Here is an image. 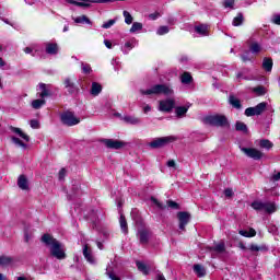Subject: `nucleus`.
<instances>
[{
	"label": "nucleus",
	"mask_w": 280,
	"mask_h": 280,
	"mask_svg": "<svg viewBox=\"0 0 280 280\" xmlns=\"http://www.w3.org/2000/svg\"><path fill=\"white\" fill-rule=\"evenodd\" d=\"M272 142L268 139H262L259 141V147L264 148L265 150H270L272 148Z\"/></svg>",
	"instance_id": "37"
},
{
	"label": "nucleus",
	"mask_w": 280,
	"mask_h": 280,
	"mask_svg": "<svg viewBox=\"0 0 280 280\" xmlns=\"http://www.w3.org/2000/svg\"><path fill=\"white\" fill-rule=\"evenodd\" d=\"M202 124H206V126H214L215 128H231V121L222 114L205 116Z\"/></svg>",
	"instance_id": "2"
},
{
	"label": "nucleus",
	"mask_w": 280,
	"mask_h": 280,
	"mask_svg": "<svg viewBox=\"0 0 280 280\" xmlns=\"http://www.w3.org/2000/svg\"><path fill=\"white\" fill-rule=\"evenodd\" d=\"M120 229L125 235H128V221H126V217L124 214H120Z\"/></svg>",
	"instance_id": "27"
},
{
	"label": "nucleus",
	"mask_w": 280,
	"mask_h": 280,
	"mask_svg": "<svg viewBox=\"0 0 280 280\" xmlns=\"http://www.w3.org/2000/svg\"><path fill=\"white\" fill-rule=\"evenodd\" d=\"M46 101L43 98H38V100H34L32 102V108H34L35 110H38L40 108H43V106H45Z\"/></svg>",
	"instance_id": "32"
},
{
	"label": "nucleus",
	"mask_w": 280,
	"mask_h": 280,
	"mask_svg": "<svg viewBox=\"0 0 280 280\" xmlns=\"http://www.w3.org/2000/svg\"><path fill=\"white\" fill-rule=\"evenodd\" d=\"M30 126H31V128L36 130V129L40 128V122L37 119H32L30 121Z\"/></svg>",
	"instance_id": "53"
},
{
	"label": "nucleus",
	"mask_w": 280,
	"mask_h": 280,
	"mask_svg": "<svg viewBox=\"0 0 280 280\" xmlns=\"http://www.w3.org/2000/svg\"><path fill=\"white\" fill-rule=\"evenodd\" d=\"M40 242L45 244V246H50V255L56 259L62 260L67 259V253L65 252V245L60 243V241L54 238L51 234H44L40 238Z\"/></svg>",
	"instance_id": "1"
},
{
	"label": "nucleus",
	"mask_w": 280,
	"mask_h": 280,
	"mask_svg": "<svg viewBox=\"0 0 280 280\" xmlns=\"http://www.w3.org/2000/svg\"><path fill=\"white\" fill-rule=\"evenodd\" d=\"M223 8H231L233 10L235 8V0H224Z\"/></svg>",
	"instance_id": "51"
},
{
	"label": "nucleus",
	"mask_w": 280,
	"mask_h": 280,
	"mask_svg": "<svg viewBox=\"0 0 280 280\" xmlns=\"http://www.w3.org/2000/svg\"><path fill=\"white\" fill-rule=\"evenodd\" d=\"M138 236L140 240V244H148L150 242V230L145 228H138Z\"/></svg>",
	"instance_id": "12"
},
{
	"label": "nucleus",
	"mask_w": 280,
	"mask_h": 280,
	"mask_svg": "<svg viewBox=\"0 0 280 280\" xmlns=\"http://www.w3.org/2000/svg\"><path fill=\"white\" fill-rule=\"evenodd\" d=\"M140 30H143V24H141L140 22H133L130 28V33L135 34V32H140Z\"/></svg>",
	"instance_id": "44"
},
{
	"label": "nucleus",
	"mask_w": 280,
	"mask_h": 280,
	"mask_svg": "<svg viewBox=\"0 0 280 280\" xmlns=\"http://www.w3.org/2000/svg\"><path fill=\"white\" fill-rule=\"evenodd\" d=\"M122 120L126 122V124H131V126H137L139 124H141V119L138 118V117H135V116H125L122 118Z\"/></svg>",
	"instance_id": "25"
},
{
	"label": "nucleus",
	"mask_w": 280,
	"mask_h": 280,
	"mask_svg": "<svg viewBox=\"0 0 280 280\" xmlns=\"http://www.w3.org/2000/svg\"><path fill=\"white\" fill-rule=\"evenodd\" d=\"M191 82H194V77L189 72H185L182 75V84H191Z\"/></svg>",
	"instance_id": "36"
},
{
	"label": "nucleus",
	"mask_w": 280,
	"mask_h": 280,
	"mask_svg": "<svg viewBox=\"0 0 280 280\" xmlns=\"http://www.w3.org/2000/svg\"><path fill=\"white\" fill-rule=\"evenodd\" d=\"M90 93L91 95H93V97H97V95L102 93V84L97 82H92V88L90 90Z\"/></svg>",
	"instance_id": "22"
},
{
	"label": "nucleus",
	"mask_w": 280,
	"mask_h": 280,
	"mask_svg": "<svg viewBox=\"0 0 280 280\" xmlns=\"http://www.w3.org/2000/svg\"><path fill=\"white\" fill-rule=\"evenodd\" d=\"M210 250H211L212 253L222 254V253H225V252H226V245L224 244V242H222V243H219L218 245L211 247Z\"/></svg>",
	"instance_id": "26"
},
{
	"label": "nucleus",
	"mask_w": 280,
	"mask_h": 280,
	"mask_svg": "<svg viewBox=\"0 0 280 280\" xmlns=\"http://www.w3.org/2000/svg\"><path fill=\"white\" fill-rule=\"evenodd\" d=\"M79 191H80V183L74 182V184L72 185V192L74 196H78Z\"/></svg>",
	"instance_id": "54"
},
{
	"label": "nucleus",
	"mask_w": 280,
	"mask_h": 280,
	"mask_svg": "<svg viewBox=\"0 0 280 280\" xmlns=\"http://www.w3.org/2000/svg\"><path fill=\"white\" fill-rule=\"evenodd\" d=\"M166 205H167L168 209H173L175 211L180 210V205L178 202L174 201V200H167Z\"/></svg>",
	"instance_id": "41"
},
{
	"label": "nucleus",
	"mask_w": 280,
	"mask_h": 280,
	"mask_svg": "<svg viewBox=\"0 0 280 280\" xmlns=\"http://www.w3.org/2000/svg\"><path fill=\"white\" fill-rule=\"evenodd\" d=\"M224 196H225V198H232L233 197V189L226 188L224 190Z\"/></svg>",
	"instance_id": "59"
},
{
	"label": "nucleus",
	"mask_w": 280,
	"mask_h": 280,
	"mask_svg": "<svg viewBox=\"0 0 280 280\" xmlns=\"http://www.w3.org/2000/svg\"><path fill=\"white\" fill-rule=\"evenodd\" d=\"M58 51H59L58 44L56 43L46 44V54H48V56H57Z\"/></svg>",
	"instance_id": "16"
},
{
	"label": "nucleus",
	"mask_w": 280,
	"mask_h": 280,
	"mask_svg": "<svg viewBox=\"0 0 280 280\" xmlns=\"http://www.w3.org/2000/svg\"><path fill=\"white\" fill-rule=\"evenodd\" d=\"M67 3H70L71 5H78V8H91V3L84 1V2H78L75 0H66Z\"/></svg>",
	"instance_id": "34"
},
{
	"label": "nucleus",
	"mask_w": 280,
	"mask_h": 280,
	"mask_svg": "<svg viewBox=\"0 0 280 280\" xmlns=\"http://www.w3.org/2000/svg\"><path fill=\"white\" fill-rule=\"evenodd\" d=\"M252 209L255 211H265V213H268L269 215L275 213L277 211V203L272 201H254L250 205Z\"/></svg>",
	"instance_id": "4"
},
{
	"label": "nucleus",
	"mask_w": 280,
	"mask_h": 280,
	"mask_svg": "<svg viewBox=\"0 0 280 280\" xmlns=\"http://www.w3.org/2000/svg\"><path fill=\"white\" fill-rule=\"evenodd\" d=\"M101 143H104L105 148L108 150H121V148H126V145H128L127 142L115 139H102Z\"/></svg>",
	"instance_id": "8"
},
{
	"label": "nucleus",
	"mask_w": 280,
	"mask_h": 280,
	"mask_svg": "<svg viewBox=\"0 0 280 280\" xmlns=\"http://www.w3.org/2000/svg\"><path fill=\"white\" fill-rule=\"evenodd\" d=\"M161 16V13L159 11H155L154 13L149 14L150 21H156Z\"/></svg>",
	"instance_id": "55"
},
{
	"label": "nucleus",
	"mask_w": 280,
	"mask_h": 280,
	"mask_svg": "<svg viewBox=\"0 0 280 280\" xmlns=\"http://www.w3.org/2000/svg\"><path fill=\"white\" fill-rule=\"evenodd\" d=\"M174 141H176L174 136L161 137L154 138L151 142L147 143V145L150 150H161L165 148V145H168V143H174Z\"/></svg>",
	"instance_id": "5"
},
{
	"label": "nucleus",
	"mask_w": 280,
	"mask_h": 280,
	"mask_svg": "<svg viewBox=\"0 0 280 280\" xmlns=\"http://www.w3.org/2000/svg\"><path fill=\"white\" fill-rule=\"evenodd\" d=\"M272 23H275V25H280V14L273 15Z\"/></svg>",
	"instance_id": "60"
},
{
	"label": "nucleus",
	"mask_w": 280,
	"mask_h": 280,
	"mask_svg": "<svg viewBox=\"0 0 280 280\" xmlns=\"http://www.w3.org/2000/svg\"><path fill=\"white\" fill-rule=\"evenodd\" d=\"M167 23H168V25H174V24L176 23V18H174V16H168V18H167Z\"/></svg>",
	"instance_id": "61"
},
{
	"label": "nucleus",
	"mask_w": 280,
	"mask_h": 280,
	"mask_svg": "<svg viewBox=\"0 0 280 280\" xmlns=\"http://www.w3.org/2000/svg\"><path fill=\"white\" fill-rule=\"evenodd\" d=\"M141 95H174V90L165 84H155L149 90H140Z\"/></svg>",
	"instance_id": "3"
},
{
	"label": "nucleus",
	"mask_w": 280,
	"mask_h": 280,
	"mask_svg": "<svg viewBox=\"0 0 280 280\" xmlns=\"http://www.w3.org/2000/svg\"><path fill=\"white\" fill-rule=\"evenodd\" d=\"M240 150L254 161H261L264 159V153L255 148L240 147Z\"/></svg>",
	"instance_id": "9"
},
{
	"label": "nucleus",
	"mask_w": 280,
	"mask_h": 280,
	"mask_svg": "<svg viewBox=\"0 0 280 280\" xmlns=\"http://www.w3.org/2000/svg\"><path fill=\"white\" fill-rule=\"evenodd\" d=\"M10 131L14 132L15 135H19L21 137V139H24V141H26V143H30V136H27V133L23 132V130H21V128L11 126Z\"/></svg>",
	"instance_id": "18"
},
{
	"label": "nucleus",
	"mask_w": 280,
	"mask_h": 280,
	"mask_svg": "<svg viewBox=\"0 0 280 280\" xmlns=\"http://www.w3.org/2000/svg\"><path fill=\"white\" fill-rule=\"evenodd\" d=\"M235 130L236 132H243L244 135H248V126L243 121L237 120L235 122Z\"/></svg>",
	"instance_id": "24"
},
{
	"label": "nucleus",
	"mask_w": 280,
	"mask_h": 280,
	"mask_svg": "<svg viewBox=\"0 0 280 280\" xmlns=\"http://www.w3.org/2000/svg\"><path fill=\"white\" fill-rule=\"evenodd\" d=\"M74 23H86L88 25L93 24V22H91V20L86 15L75 18Z\"/></svg>",
	"instance_id": "39"
},
{
	"label": "nucleus",
	"mask_w": 280,
	"mask_h": 280,
	"mask_svg": "<svg viewBox=\"0 0 280 280\" xmlns=\"http://www.w3.org/2000/svg\"><path fill=\"white\" fill-rule=\"evenodd\" d=\"M151 202L155 203V206L162 211L166 208L165 205L161 203L159 199L151 197Z\"/></svg>",
	"instance_id": "52"
},
{
	"label": "nucleus",
	"mask_w": 280,
	"mask_h": 280,
	"mask_svg": "<svg viewBox=\"0 0 280 280\" xmlns=\"http://www.w3.org/2000/svg\"><path fill=\"white\" fill-rule=\"evenodd\" d=\"M11 141L12 143H15V145H20V148H23V150H27V144H25V142L20 140L18 137L12 136Z\"/></svg>",
	"instance_id": "38"
},
{
	"label": "nucleus",
	"mask_w": 280,
	"mask_h": 280,
	"mask_svg": "<svg viewBox=\"0 0 280 280\" xmlns=\"http://www.w3.org/2000/svg\"><path fill=\"white\" fill-rule=\"evenodd\" d=\"M249 250H252V253H259V250H268V248H266V247H259V246H257V245H255V244H252V245L249 246Z\"/></svg>",
	"instance_id": "50"
},
{
	"label": "nucleus",
	"mask_w": 280,
	"mask_h": 280,
	"mask_svg": "<svg viewBox=\"0 0 280 280\" xmlns=\"http://www.w3.org/2000/svg\"><path fill=\"white\" fill-rule=\"evenodd\" d=\"M89 218H90V220H91V222H92V224H93V226H97V211H95V210H91L90 211V213H89Z\"/></svg>",
	"instance_id": "42"
},
{
	"label": "nucleus",
	"mask_w": 280,
	"mask_h": 280,
	"mask_svg": "<svg viewBox=\"0 0 280 280\" xmlns=\"http://www.w3.org/2000/svg\"><path fill=\"white\" fill-rule=\"evenodd\" d=\"M136 266L140 272H143L145 276L150 275V268L142 261H137Z\"/></svg>",
	"instance_id": "31"
},
{
	"label": "nucleus",
	"mask_w": 280,
	"mask_h": 280,
	"mask_svg": "<svg viewBox=\"0 0 280 280\" xmlns=\"http://www.w3.org/2000/svg\"><path fill=\"white\" fill-rule=\"evenodd\" d=\"M170 33V27L168 26H160L156 31V34L159 36H163L164 34H168Z\"/></svg>",
	"instance_id": "48"
},
{
	"label": "nucleus",
	"mask_w": 280,
	"mask_h": 280,
	"mask_svg": "<svg viewBox=\"0 0 280 280\" xmlns=\"http://www.w3.org/2000/svg\"><path fill=\"white\" fill-rule=\"evenodd\" d=\"M14 259L8 256H0V266H10Z\"/></svg>",
	"instance_id": "40"
},
{
	"label": "nucleus",
	"mask_w": 280,
	"mask_h": 280,
	"mask_svg": "<svg viewBox=\"0 0 280 280\" xmlns=\"http://www.w3.org/2000/svg\"><path fill=\"white\" fill-rule=\"evenodd\" d=\"M104 45L107 47V49H113V43H110V40L105 39Z\"/></svg>",
	"instance_id": "63"
},
{
	"label": "nucleus",
	"mask_w": 280,
	"mask_h": 280,
	"mask_svg": "<svg viewBox=\"0 0 280 280\" xmlns=\"http://www.w3.org/2000/svg\"><path fill=\"white\" fill-rule=\"evenodd\" d=\"M106 275L109 277L112 280H121L120 277H117L114 272L107 271Z\"/></svg>",
	"instance_id": "58"
},
{
	"label": "nucleus",
	"mask_w": 280,
	"mask_h": 280,
	"mask_svg": "<svg viewBox=\"0 0 280 280\" xmlns=\"http://www.w3.org/2000/svg\"><path fill=\"white\" fill-rule=\"evenodd\" d=\"M60 121L63 124V126H78L80 124V118L75 117V114L71 110H66L62 114H60Z\"/></svg>",
	"instance_id": "6"
},
{
	"label": "nucleus",
	"mask_w": 280,
	"mask_h": 280,
	"mask_svg": "<svg viewBox=\"0 0 280 280\" xmlns=\"http://www.w3.org/2000/svg\"><path fill=\"white\" fill-rule=\"evenodd\" d=\"M190 105H185V106H177L175 107V113L176 116L180 119L187 115V110H189Z\"/></svg>",
	"instance_id": "21"
},
{
	"label": "nucleus",
	"mask_w": 280,
	"mask_h": 280,
	"mask_svg": "<svg viewBox=\"0 0 280 280\" xmlns=\"http://www.w3.org/2000/svg\"><path fill=\"white\" fill-rule=\"evenodd\" d=\"M85 3H115V1L119 0H83Z\"/></svg>",
	"instance_id": "46"
},
{
	"label": "nucleus",
	"mask_w": 280,
	"mask_h": 280,
	"mask_svg": "<svg viewBox=\"0 0 280 280\" xmlns=\"http://www.w3.org/2000/svg\"><path fill=\"white\" fill-rule=\"evenodd\" d=\"M229 104H231V106H233V108H236L237 110L242 108V102L240 101V98L235 97V95L229 96Z\"/></svg>",
	"instance_id": "23"
},
{
	"label": "nucleus",
	"mask_w": 280,
	"mask_h": 280,
	"mask_svg": "<svg viewBox=\"0 0 280 280\" xmlns=\"http://www.w3.org/2000/svg\"><path fill=\"white\" fill-rule=\"evenodd\" d=\"M18 187L22 189V191H27L30 189V183L27 180V176L20 175L18 177Z\"/></svg>",
	"instance_id": "15"
},
{
	"label": "nucleus",
	"mask_w": 280,
	"mask_h": 280,
	"mask_svg": "<svg viewBox=\"0 0 280 280\" xmlns=\"http://www.w3.org/2000/svg\"><path fill=\"white\" fill-rule=\"evenodd\" d=\"M272 58L265 57L262 59V69L267 72L270 73L272 71Z\"/></svg>",
	"instance_id": "19"
},
{
	"label": "nucleus",
	"mask_w": 280,
	"mask_h": 280,
	"mask_svg": "<svg viewBox=\"0 0 280 280\" xmlns=\"http://www.w3.org/2000/svg\"><path fill=\"white\" fill-rule=\"evenodd\" d=\"M174 106H176V101H174V98L160 101V110L162 113H172V110H174Z\"/></svg>",
	"instance_id": "11"
},
{
	"label": "nucleus",
	"mask_w": 280,
	"mask_h": 280,
	"mask_svg": "<svg viewBox=\"0 0 280 280\" xmlns=\"http://www.w3.org/2000/svg\"><path fill=\"white\" fill-rule=\"evenodd\" d=\"M81 69H82V72L85 73V75H89V73L93 71V69H91V65L84 63V62H81Z\"/></svg>",
	"instance_id": "45"
},
{
	"label": "nucleus",
	"mask_w": 280,
	"mask_h": 280,
	"mask_svg": "<svg viewBox=\"0 0 280 280\" xmlns=\"http://www.w3.org/2000/svg\"><path fill=\"white\" fill-rule=\"evenodd\" d=\"M249 51L252 54H259L261 51V45L259 43L255 42L249 45Z\"/></svg>",
	"instance_id": "35"
},
{
	"label": "nucleus",
	"mask_w": 280,
	"mask_h": 280,
	"mask_svg": "<svg viewBox=\"0 0 280 280\" xmlns=\"http://www.w3.org/2000/svg\"><path fill=\"white\" fill-rule=\"evenodd\" d=\"M253 93H256L258 96L266 95V88L264 85H258L253 89Z\"/></svg>",
	"instance_id": "43"
},
{
	"label": "nucleus",
	"mask_w": 280,
	"mask_h": 280,
	"mask_svg": "<svg viewBox=\"0 0 280 280\" xmlns=\"http://www.w3.org/2000/svg\"><path fill=\"white\" fill-rule=\"evenodd\" d=\"M122 14H124V16H125V23H127V25H131V23H132V21H133V18H132V15L130 14V12L124 11Z\"/></svg>",
	"instance_id": "47"
},
{
	"label": "nucleus",
	"mask_w": 280,
	"mask_h": 280,
	"mask_svg": "<svg viewBox=\"0 0 280 280\" xmlns=\"http://www.w3.org/2000/svg\"><path fill=\"white\" fill-rule=\"evenodd\" d=\"M177 220H178V229L179 231H185V226L191 222V213L187 211H179L177 212Z\"/></svg>",
	"instance_id": "10"
},
{
	"label": "nucleus",
	"mask_w": 280,
	"mask_h": 280,
	"mask_svg": "<svg viewBox=\"0 0 280 280\" xmlns=\"http://www.w3.org/2000/svg\"><path fill=\"white\" fill-rule=\"evenodd\" d=\"M63 84L69 95H75V93L80 91V89L75 86V83L71 82V79L69 78L65 80Z\"/></svg>",
	"instance_id": "14"
},
{
	"label": "nucleus",
	"mask_w": 280,
	"mask_h": 280,
	"mask_svg": "<svg viewBox=\"0 0 280 280\" xmlns=\"http://www.w3.org/2000/svg\"><path fill=\"white\" fill-rule=\"evenodd\" d=\"M249 54H250V51L246 50L244 55H241V58H242L243 62L250 61V57H248Z\"/></svg>",
	"instance_id": "56"
},
{
	"label": "nucleus",
	"mask_w": 280,
	"mask_h": 280,
	"mask_svg": "<svg viewBox=\"0 0 280 280\" xmlns=\"http://www.w3.org/2000/svg\"><path fill=\"white\" fill-rule=\"evenodd\" d=\"M83 257H85L89 264H95V258L93 257V253L89 248V245L83 246Z\"/></svg>",
	"instance_id": "17"
},
{
	"label": "nucleus",
	"mask_w": 280,
	"mask_h": 280,
	"mask_svg": "<svg viewBox=\"0 0 280 280\" xmlns=\"http://www.w3.org/2000/svg\"><path fill=\"white\" fill-rule=\"evenodd\" d=\"M39 89L42 91V93L39 94V97L44 98V97H49L51 95L49 90H47V85L45 83H39Z\"/></svg>",
	"instance_id": "33"
},
{
	"label": "nucleus",
	"mask_w": 280,
	"mask_h": 280,
	"mask_svg": "<svg viewBox=\"0 0 280 280\" xmlns=\"http://www.w3.org/2000/svg\"><path fill=\"white\" fill-rule=\"evenodd\" d=\"M131 218H132L133 222L136 223V226H138V229H143V226H144L143 218H141V214H139V210L132 209Z\"/></svg>",
	"instance_id": "13"
},
{
	"label": "nucleus",
	"mask_w": 280,
	"mask_h": 280,
	"mask_svg": "<svg viewBox=\"0 0 280 280\" xmlns=\"http://www.w3.org/2000/svg\"><path fill=\"white\" fill-rule=\"evenodd\" d=\"M195 32L197 34H200V36H209L207 25H205V24H200V25L195 26Z\"/></svg>",
	"instance_id": "28"
},
{
	"label": "nucleus",
	"mask_w": 280,
	"mask_h": 280,
	"mask_svg": "<svg viewBox=\"0 0 280 280\" xmlns=\"http://www.w3.org/2000/svg\"><path fill=\"white\" fill-rule=\"evenodd\" d=\"M238 233L243 237H255V235H257V231H255V229H253V228H250L249 231L240 230Z\"/></svg>",
	"instance_id": "30"
},
{
	"label": "nucleus",
	"mask_w": 280,
	"mask_h": 280,
	"mask_svg": "<svg viewBox=\"0 0 280 280\" xmlns=\"http://www.w3.org/2000/svg\"><path fill=\"white\" fill-rule=\"evenodd\" d=\"M166 165H167V167H174V168H176V162H175L174 160L167 161Z\"/></svg>",
	"instance_id": "62"
},
{
	"label": "nucleus",
	"mask_w": 280,
	"mask_h": 280,
	"mask_svg": "<svg viewBox=\"0 0 280 280\" xmlns=\"http://www.w3.org/2000/svg\"><path fill=\"white\" fill-rule=\"evenodd\" d=\"M115 23H117V20L114 19V20H109L107 22H105L102 27L103 30H109V27H113V25H115Z\"/></svg>",
	"instance_id": "49"
},
{
	"label": "nucleus",
	"mask_w": 280,
	"mask_h": 280,
	"mask_svg": "<svg viewBox=\"0 0 280 280\" xmlns=\"http://www.w3.org/2000/svg\"><path fill=\"white\" fill-rule=\"evenodd\" d=\"M65 176H67V168H61L59 171V180H65Z\"/></svg>",
	"instance_id": "57"
},
{
	"label": "nucleus",
	"mask_w": 280,
	"mask_h": 280,
	"mask_svg": "<svg viewBox=\"0 0 280 280\" xmlns=\"http://www.w3.org/2000/svg\"><path fill=\"white\" fill-rule=\"evenodd\" d=\"M232 24L234 27H240V25H244V14L237 13V16L233 19Z\"/></svg>",
	"instance_id": "29"
},
{
	"label": "nucleus",
	"mask_w": 280,
	"mask_h": 280,
	"mask_svg": "<svg viewBox=\"0 0 280 280\" xmlns=\"http://www.w3.org/2000/svg\"><path fill=\"white\" fill-rule=\"evenodd\" d=\"M271 180H280V172H278L277 174H275V175L271 177Z\"/></svg>",
	"instance_id": "64"
},
{
	"label": "nucleus",
	"mask_w": 280,
	"mask_h": 280,
	"mask_svg": "<svg viewBox=\"0 0 280 280\" xmlns=\"http://www.w3.org/2000/svg\"><path fill=\"white\" fill-rule=\"evenodd\" d=\"M267 106H268V103L261 102L258 105H256L255 107L246 108L245 109V115H246V117H255V115H257V116L264 115V113L266 112Z\"/></svg>",
	"instance_id": "7"
},
{
	"label": "nucleus",
	"mask_w": 280,
	"mask_h": 280,
	"mask_svg": "<svg viewBox=\"0 0 280 280\" xmlns=\"http://www.w3.org/2000/svg\"><path fill=\"white\" fill-rule=\"evenodd\" d=\"M192 270L197 277H206L207 275V269L200 264L194 265Z\"/></svg>",
	"instance_id": "20"
}]
</instances>
